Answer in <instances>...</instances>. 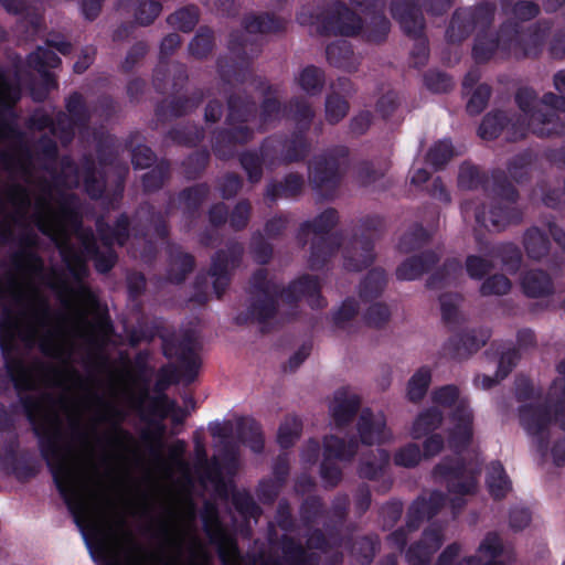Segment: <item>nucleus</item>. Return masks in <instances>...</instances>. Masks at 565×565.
I'll use <instances>...</instances> for the list:
<instances>
[{"mask_svg": "<svg viewBox=\"0 0 565 565\" xmlns=\"http://www.w3.org/2000/svg\"><path fill=\"white\" fill-rule=\"evenodd\" d=\"M20 97L17 85L0 74V107H11ZM29 159L11 122L0 117V241L17 228L35 226L49 236L73 277L46 271L31 252L14 259V273L0 280V348L18 391H30L24 407L55 482H89L83 455L60 435L58 405L46 391L83 387L77 372L67 364L75 341L95 342L108 333V321L95 295L83 281L86 259L94 258L99 273L108 271L116 256L95 252L90 241L71 258L66 246L78 226L72 204L57 199L51 185L30 182Z\"/></svg>", "mask_w": 565, "mask_h": 565, "instance_id": "1", "label": "nucleus"}, {"mask_svg": "<svg viewBox=\"0 0 565 565\" xmlns=\"http://www.w3.org/2000/svg\"><path fill=\"white\" fill-rule=\"evenodd\" d=\"M434 407L420 413L413 423L411 435L419 439L435 430L443 422L438 407L449 411L446 424L448 444L455 450L468 445L472 436V413L468 401L460 396L454 385L437 388L431 394Z\"/></svg>", "mask_w": 565, "mask_h": 565, "instance_id": "2", "label": "nucleus"}, {"mask_svg": "<svg viewBox=\"0 0 565 565\" xmlns=\"http://www.w3.org/2000/svg\"><path fill=\"white\" fill-rule=\"evenodd\" d=\"M253 288L257 294V300L253 306V316L259 321L271 317L279 301L307 298L312 308H320L324 303L319 295V282L311 277H303L295 281L287 290L280 291L278 286L267 280V274L257 271L253 277Z\"/></svg>", "mask_w": 565, "mask_h": 565, "instance_id": "3", "label": "nucleus"}, {"mask_svg": "<svg viewBox=\"0 0 565 565\" xmlns=\"http://www.w3.org/2000/svg\"><path fill=\"white\" fill-rule=\"evenodd\" d=\"M558 376L550 388V404L554 407V417L551 406L525 405L520 411V420L526 433L537 440L540 449L548 434L551 425L558 424L565 429V361L558 365Z\"/></svg>", "mask_w": 565, "mask_h": 565, "instance_id": "4", "label": "nucleus"}, {"mask_svg": "<svg viewBox=\"0 0 565 565\" xmlns=\"http://www.w3.org/2000/svg\"><path fill=\"white\" fill-rule=\"evenodd\" d=\"M516 103L521 110V115L515 119H509L502 113L488 114L479 128V135L482 139H493L500 135L503 128L508 131L510 140H516L524 137L529 131L533 132V122L537 124V119H532L533 106L536 104V94L531 88H521L516 94Z\"/></svg>", "mask_w": 565, "mask_h": 565, "instance_id": "5", "label": "nucleus"}, {"mask_svg": "<svg viewBox=\"0 0 565 565\" xmlns=\"http://www.w3.org/2000/svg\"><path fill=\"white\" fill-rule=\"evenodd\" d=\"M554 88L561 94L546 93L543 98L534 104L532 119L533 134L540 137L561 135L565 132V122L561 114L565 113V71L557 72L553 77Z\"/></svg>", "mask_w": 565, "mask_h": 565, "instance_id": "6", "label": "nucleus"}, {"mask_svg": "<svg viewBox=\"0 0 565 565\" xmlns=\"http://www.w3.org/2000/svg\"><path fill=\"white\" fill-rule=\"evenodd\" d=\"M434 476L436 480L447 483L454 512L463 505L462 497L472 493L477 488V472L463 466L448 467L443 462L436 467Z\"/></svg>", "mask_w": 565, "mask_h": 565, "instance_id": "7", "label": "nucleus"}, {"mask_svg": "<svg viewBox=\"0 0 565 565\" xmlns=\"http://www.w3.org/2000/svg\"><path fill=\"white\" fill-rule=\"evenodd\" d=\"M504 199L491 203L489 215L482 210L473 207L470 203L462 205V212L468 214L473 211L475 217L478 224L481 226L492 230L501 231L509 224L519 220V213L512 206L515 201V192L512 189H504Z\"/></svg>", "mask_w": 565, "mask_h": 565, "instance_id": "8", "label": "nucleus"}, {"mask_svg": "<svg viewBox=\"0 0 565 565\" xmlns=\"http://www.w3.org/2000/svg\"><path fill=\"white\" fill-rule=\"evenodd\" d=\"M299 22L301 24H316L317 31L320 33L341 35H353L362 28L361 19L343 6H335L326 15L316 17L315 21L307 19L301 13Z\"/></svg>", "mask_w": 565, "mask_h": 565, "instance_id": "9", "label": "nucleus"}, {"mask_svg": "<svg viewBox=\"0 0 565 565\" xmlns=\"http://www.w3.org/2000/svg\"><path fill=\"white\" fill-rule=\"evenodd\" d=\"M85 403L94 409L96 423L109 424L113 427V441L115 444L126 443L131 439L130 434L119 427L124 419V414L113 399L89 391L85 396Z\"/></svg>", "mask_w": 565, "mask_h": 565, "instance_id": "10", "label": "nucleus"}, {"mask_svg": "<svg viewBox=\"0 0 565 565\" xmlns=\"http://www.w3.org/2000/svg\"><path fill=\"white\" fill-rule=\"evenodd\" d=\"M359 451L355 441H350L348 446L334 436L324 439L323 461L321 463V477L328 486H334L341 478V470L337 461H347Z\"/></svg>", "mask_w": 565, "mask_h": 565, "instance_id": "11", "label": "nucleus"}, {"mask_svg": "<svg viewBox=\"0 0 565 565\" xmlns=\"http://www.w3.org/2000/svg\"><path fill=\"white\" fill-rule=\"evenodd\" d=\"M498 257L502 259L504 268L510 273L515 271L521 262L520 252L509 245L502 249H492L486 257L469 256L466 260V270L471 278L480 279L493 267V260Z\"/></svg>", "mask_w": 565, "mask_h": 565, "instance_id": "12", "label": "nucleus"}, {"mask_svg": "<svg viewBox=\"0 0 565 565\" xmlns=\"http://www.w3.org/2000/svg\"><path fill=\"white\" fill-rule=\"evenodd\" d=\"M358 433L363 445L382 444L392 438L386 428V419L382 412L373 413L364 409L359 418Z\"/></svg>", "mask_w": 565, "mask_h": 565, "instance_id": "13", "label": "nucleus"}, {"mask_svg": "<svg viewBox=\"0 0 565 565\" xmlns=\"http://www.w3.org/2000/svg\"><path fill=\"white\" fill-rule=\"evenodd\" d=\"M511 558L510 553L503 547L495 533H489L482 540L476 556L469 557L458 565H505Z\"/></svg>", "mask_w": 565, "mask_h": 565, "instance_id": "14", "label": "nucleus"}, {"mask_svg": "<svg viewBox=\"0 0 565 565\" xmlns=\"http://www.w3.org/2000/svg\"><path fill=\"white\" fill-rule=\"evenodd\" d=\"M153 537L158 541L159 552L170 564H174L183 547V534L172 527L167 520H159L153 529Z\"/></svg>", "mask_w": 565, "mask_h": 565, "instance_id": "15", "label": "nucleus"}, {"mask_svg": "<svg viewBox=\"0 0 565 565\" xmlns=\"http://www.w3.org/2000/svg\"><path fill=\"white\" fill-rule=\"evenodd\" d=\"M83 178V184L85 188V191L92 196V198H98L105 188V182L94 170H85L82 173H79L78 169L74 167V164L70 161H66L63 164L62 170V182L68 186H78L81 184V179Z\"/></svg>", "mask_w": 565, "mask_h": 565, "instance_id": "16", "label": "nucleus"}, {"mask_svg": "<svg viewBox=\"0 0 565 565\" xmlns=\"http://www.w3.org/2000/svg\"><path fill=\"white\" fill-rule=\"evenodd\" d=\"M241 254L242 248L235 246L228 250V254L225 252L217 253L213 259L211 275L214 278L213 285L217 296H221V294L227 287L230 280V270L235 266Z\"/></svg>", "mask_w": 565, "mask_h": 565, "instance_id": "17", "label": "nucleus"}, {"mask_svg": "<svg viewBox=\"0 0 565 565\" xmlns=\"http://www.w3.org/2000/svg\"><path fill=\"white\" fill-rule=\"evenodd\" d=\"M359 397L348 391H339L334 394L330 406L331 416L337 427L345 425L359 408Z\"/></svg>", "mask_w": 565, "mask_h": 565, "instance_id": "18", "label": "nucleus"}, {"mask_svg": "<svg viewBox=\"0 0 565 565\" xmlns=\"http://www.w3.org/2000/svg\"><path fill=\"white\" fill-rule=\"evenodd\" d=\"M392 13L397 19L404 31L413 36H418L424 28V20L418 9L414 6H401L393 3Z\"/></svg>", "mask_w": 565, "mask_h": 565, "instance_id": "19", "label": "nucleus"}, {"mask_svg": "<svg viewBox=\"0 0 565 565\" xmlns=\"http://www.w3.org/2000/svg\"><path fill=\"white\" fill-rule=\"evenodd\" d=\"M441 544V537L437 531H426L423 542L412 546L407 552V559L412 565L425 564L430 555L436 552Z\"/></svg>", "mask_w": 565, "mask_h": 565, "instance_id": "20", "label": "nucleus"}, {"mask_svg": "<svg viewBox=\"0 0 565 565\" xmlns=\"http://www.w3.org/2000/svg\"><path fill=\"white\" fill-rule=\"evenodd\" d=\"M185 450L186 444L183 440H177L169 446L168 458L166 460L158 456L160 467L167 478H170L174 470H178L182 473L188 472L189 465L184 459Z\"/></svg>", "mask_w": 565, "mask_h": 565, "instance_id": "21", "label": "nucleus"}, {"mask_svg": "<svg viewBox=\"0 0 565 565\" xmlns=\"http://www.w3.org/2000/svg\"><path fill=\"white\" fill-rule=\"evenodd\" d=\"M521 287L529 297H543L552 292L551 278L541 270H529L521 278Z\"/></svg>", "mask_w": 565, "mask_h": 565, "instance_id": "22", "label": "nucleus"}, {"mask_svg": "<svg viewBox=\"0 0 565 565\" xmlns=\"http://www.w3.org/2000/svg\"><path fill=\"white\" fill-rule=\"evenodd\" d=\"M487 486L491 495L495 499L504 497L511 490V482L508 479L503 467L493 462L488 468Z\"/></svg>", "mask_w": 565, "mask_h": 565, "instance_id": "23", "label": "nucleus"}, {"mask_svg": "<svg viewBox=\"0 0 565 565\" xmlns=\"http://www.w3.org/2000/svg\"><path fill=\"white\" fill-rule=\"evenodd\" d=\"M444 504L445 499L443 494L433 492L428 499L423 497L416 500L409 510V514L418 520L431 518Z\"/></svg>", "mask_w": 565, "mask_h": 565, "instance_id": "24", "label": "nucleus"}, {"mask_svg": "<svg viewBox=\"0 0 565 565\" xmlns=\"http://www.w3.org/2000/svg\"><path fill=\"white\" fill-rule=\"evenodd\" d=\"M436 256L431 253L425 254L423 258H412L403 263L396 270L398 279L413 280L419 277L426 269L427 263L434 264Z\"/></svg>", "mask_w": 565, "mask_h": 565, "instance_id": "25", "label": "nucleus"}, {"mask_svg": "<svg viewBox=\"0 0 565 565\" xmlns=\"http://www.w3.org/2000/svg\"><path fill=\"white\" fill-rule=\"evenodd\" d=\"M431 372L428 367L417 370L407 383V397L412 402L420 401L430 384Z\"/></svg>", "mask_w": 565, "mask_h": 565, "instance_id": "26", "label": "nucleus"}, {"mask_svg": "<svg viewBox=\"0 0 565 565\" xmlns=\"http://www.w3.org/2000/svg\"><path fill=\"white\" fill-rule=\"evenodd\" d=\"M516 355L518 354L515 350L502 352L499 361V371L497 377L493 379L487 375L477 376L475 379L476 386L481 387L483 390L492 387L499 380L507 376V374L511 371V367L514 365Z\"/></svg>", "mask_w": 565, "mask_h": 565, "instance_id": "27", "label": "nucleus"}, {"mask_svg": "<svg viewBox=\"0 0 565 565\" xmlns=\"http://www.w3.org/2000/svg\"><path fill=\"white\" fill-rule=\"evenodd\" d=\"M237 429L244 443H248L254 451L263 448V436L259 425L253 418H241L237 420Z\"/></svg>", "mask_w": 565, "mask_h": 565, "instance_id": "28", "label": "nucleus"}, {"mask_svg": "<svg viewBox=\"0 0 565 565\" xmlns=\"http://www.w3.org/2000/svg\"><path fill=\"white\" fill-rule=\"evenodd\" d=\"M386 279L382 269H373L369 273L367 277L361 285L360 298L364 302H369L372 298L376 297L385 286Z\"/></svg>", "mask_w": 565, "mask_h": 565, "instance_id": "29", "label": "nucleus"}, {"mask_svg": "<svg viewBox=\"0 0 565 565\" xmlns=\"http://www.w3.org/2000/svg\"><path fill=\"white\" fill-rule=\"evenodd\" d=\"M524 247L529 257L540 259L547 253V239L539 228L533 227L525 233Z\"/></svg>", "mask_w": 565, "mask_h": 565, "instance_id": "30", "label": "nucleus"}, {"mask_svg": "<svg viewBox=\"0 0 565 565\" xmlns=\"http://www.w3.org/2000/svg\"><path fill=\"white\" fill-rule=\"evenodd\" d=\"M339 172V163L333 159H321L313 163L310 173L319 185L331 182Z\"/></svg>", "mask_w": 565, "mask_h": 565, "instance_id": "31", "label": "nucleus"}, {"mask_svg": "<svg viewBox=\"0 0 565 565\" xmlns=\"http://www.w3.org/2000/svg\"><path fill=\"white\" fill-rule=\"evenodd\" d=\"M98 233L106 246L115 243L122 245L128 237V218L121 216L109 233L104 228L103 222H98Z\"/></svg>", "mask_w": 565, "mask_h": 565, "instance_id": "32", "label": "nucleus"}, {"mask_svg": "<svg viewBox=\"0 0 565 565\" xmlns=\"http://www.w3.org/2000/svg\"><path fill=\"white\" fill-rule=\"evenodd\" d=\"M301 422L295 416H288L278 429V443L282 448L291 446L299 437Z\"/></svg>", "mask_w": 565, "mask_h": 565, "instance_id": "33", "label": "nucleus"}, {"mask_svg": "<svg viewBox=\"0 0 565 565\" xmlns=\"http://www.w3.org/2000/svg\"><path fill=\"white\" fill-rule=\"evenodd\" d=\"M282 26V23L271 15H250L245 21V28L249 33L276 32Z\"/></svg>", "mask_w": 565, "mask_h": 565, "instance_id": "34", "label": "nucleus"}, {"mask_svg": "<svg viewBox=\"0 0 565 565\" xmlns=\"http://www.w3.org/2000/svg\"><path fill=\"white\" fill-rule=\"evenodd\" d=\"M300 87L308 94H316L323 84L322 72L315 66H307L298 76Z\"/></svg>", "mask_w": 565, "mask_h": 565, "instance_id": "35", "label": "nucleus"}, {"mask_svg": "<svg viewBox=\"0 0 565 565\" xmlns=\"http://www.w3.org/2000/svg\"><path fill=\"white\" fill-rule=\"evenodd\" d=\"M198 10L193 7L175 11L168 18V23L181 31H191L198 22Z\"/></svg>", "mask_w": 565, "mask_h": 565, "instance_id": "36", "label": "nucleus"}, {"mask_svg": "<svg viewBox=\"0 0 565 565\" xmlns=\"http://www.w3.org/2000/svg\"><path fill=\"white\" fill-rule=\"evenodd\" d=\"M335 222L337 213L333 210H327L319 215L312 225H306L305 230L308 233L312 232L316 236H319L324 245L330 238H326L323 235L335 224Z\"/></svg>", "mask_w": 565, "mask_h": 565, "instance_id": "37", "label": "nucleus"}, {"mask_svg": "<svg viewBox=\"0 0 565 565\" xmlns=\"http://www.w3.org/2000/svg\"><path fill=\"white\" fill-rule=\"evenodd\" d=\"M375 461L371 462L369 459L363 458L359 468V473L363 478H375L388 463L390 456L384 450H377V455H373Z\"/></svg>", "mask_w": 565, "mask_h": 565, "instance_id": "38", "label": "nucleus"}, {"mask_svg": "<svg viewBox=\"0 0 565 565\" xmlns=\"http://www.w3.org/2000/svg\"><path fill=\"white\" fill-rule=\"evenodd\" d=\"M424 454L415 444H408L395 452L394 462L397 466L411 468L420 462Z\"/></svg>", "mask_w": 565, "mask_h": 565, "instance_id": "39", "label": "nucleus"}, {"mask_svg": "<svg viewBox=\"0 0 565 565\" xmlns=\"http://www.w3.org/2000/svg\"><path fill=\"white\" fill-rule=\"evenodd\" d=\"M352 255L351 250L344 252V267L348 270H359L362 267H366L373 260V254L370 248H361L358 250L356 246L353 247Z\"/></svg>", "mask_w": 565, "mask_h": 565, "instance_id": "40", "label": "nucleus"}, {"mask_svg": "<svg viewBox=\"0 0 565 565\" xmlns=\"http://www.w3.org/2000/svg\"><path fill=\"white\" fill-rule=\"evenodd\" d=\"M454 156V149L448 140H440L435 143L428 154V162L435 168L443 167Z\"/></svg>", "mask_w": 565, "mask_h": 565, "instance_id": "41", "label": "nucleus"}, {"mask_svg": "<svg viewBox=\"0 0 565 565\" xmlns=\"http://www.w3.org/2000/svg\"><path fill=\"white\" fill-rule=\"evenodd\" d=\"M505 33V28L502 29V36L498 40H489L486 41L484 38H478L475 46H473V56L478 62L486 61L491 57L494 51L498 49L499 44L502 43L504 47L510 49V44L507 45L503 40V34Z\"/></svg>", "mask_w": 565, "mask_h": 565, "instance_id": "42", "label": "nucleus"}, {"mask_svg": "<svg viewBox=\"0 0 565 565\" xmlns=\"http://www.w3.org/2000/svg\"><path fill=\"white\" fill-rule=\"evenodd\" d=\"M29 62L39 72H44L45 68L57 67L61 61L60 57L50 49L40 47L36 52L31 54Z\"/></svg>", "mask_w": 565, "mask_h": 565, "instance_id": "43", "label": "nucleus"}, {"mask_svg": "<svg viewBox=\"0 0 565 565\" xmlns=\"http://www.w3.org/2000/svg\"><path fill=\"white\" fill-rule=\"evenodd\" d=\"M348 103L338 95H330L326 103V115L330 122H338L348 113Z\"/></svg>", "mask_w": 565, "mask_h": 565, "instance_id": "44", "label": "nucleus"}, {"mask_svg": "<svg viewBox=\"0 0 565 565\" xmlns=\"http://www.w3.org/2000/svg\"><path fill=\"white\" fill-rule=\"evenodd\" d=\"M511 288L510 280L502 275H493L483 281L481 286V294L484 296L490 295H504Z\"/></svg>", "mask_w": 565, "mask_h": 565, "instance_id": "45", "label": "nucleus"}, {"mask_svg": "<svg viewBox=\"0 0 565 565\" xmlns=\"http://www.w3.org/2000/svg\"><path fill=\"white\" fill-rule=\"evenodd\" d=\"M490 97V88L487 85L478 86L472 93L467 104V110L470 114H479L486 107Z\"/></svg>", "mask_w": 565, "mask_h": 565, "instance_id": "46", "label": "nucleus"}, {"mask_svg": "<svg viewBox=\"0 0 565 565\" xmlns=\"http://www.w3.org/2000/svg\"><path fill=\"white\" fill-rule=\"evenodd\" d=\"M426 86L436 93H444L452 87L450 77L440 72H429L425 76Z\"/></svg>", "mask_w": 565, "mask_h": 565, "instance_id": "47", "label": "nucleus"}, {"mask_svg": "<svg viewBox=\"0 0 565 565\" xmlns=\"http://www.w3.org/2000/svg\"><path fill=\"white\" fill-rule=\"evenodd\" d=\"M161 6L154 1H143L140 3L136 19L140 24H150L160 13Z\"/></svg>", "mask_w": 565, "mask_h": 565, "instance_id": "48", "label": "nucleus"}, {"mask_svg": "<svg viewBox=\"0 0 565 565\" xmlns=\"http://www.w3.org/2000/svg\"><path fill=\"white\" fill-rule=\"evenodd\" d=\"M388 308L380 302L372 303L366 313V322L371 326H380L388 319Z\"/></svg>", "mask_w": 565, "mask_h": 565, "instance_id": "49", "label": "nucleus"}, {"mask_svg": "<svg viewBox=\"0 0 565 565\" xmlns=\"http://www.w3.org/2000/svg\"><path fill=\"white\" fill-rule=\"evenodd\" d=\"M459 301L460 297L458 295H444L440 298L441 315L444 320L450 322L456 319Z\"/></svg>", "mask_w": 565, "mask_h": 565, "instance_id": "50", "label": "nucleus"}, {"mask_svg": "<svg viewBox=\"0 0 565 565\" xmlns=\"http://www.w3.org/2000/svg\"><path fill=\"white\" fill-rule=\"evenodd\" d=\"M427 238H428L427 232L423 227L417 226L412 233L406 234L402 238V241L399 243V248L403 252H409L411 249H413L415 246L422 244Z\"/></svg>", "mask_w": 565, "mask_h": 565, "instance_id": "51", "label": "nucleus"}, {"mask_svg": "<svg viewBox=\"0 0 565 565\" xmlns=\"http://www.w3.org/2000/svg\"><path fill=\"white\" fill-rule=\"evenodd\" d=\"M356 313V307L352 300H345L339 310L334 313V323L340 328H345L347 323Z\"/></svg>", "mask_w": 565, "mask_h": 565, "instance_id": "52", "label": "nucleus"}, {"mask_svg": "<svg viewBox=\"0 0 565 565\" xmlns=\"http://www.w3.org/2000/svg\"><path fill=\"white\" fill-rule=\"evenodd\" d=\"M242 164L246 172L248 173V177L250 181L255 182L258 181L260 178V161L259 158L252 153H246L242 157Z\"/></svg>", "mask_w": 565, "mask_h": 565, "instance_id": "53", "label": "nucleus"}, {"mask_svg": "<svg viewBox=\"0 0 565 565\" xmlns=\"http://www.w3.org/2000/svg\"><path fill=\"white\" fill-rule=\"evenodd\" d=\"M488 339V334L483 333L480 340H477L476 337L466 335L463 339V349L465 352H461V348L457 349L456 356L457 358H463L468 354H471L472 352L477 351L481 345L486 343V340Z\"/></svg>", "mask_w": 565, "mask_h": 565, "instance_id": "54", "label": "nucleus"}, {"mask_svg": "<svg viewBox=\"0 0 565 565\" xmlns=\"http://www.w3.org/2000/svg\"><path fill=\"white\" fill-rule=\"evenodd\" d=\"M478 171L475 167L462 166L459 173V185L461 188L470 189L477 184Z\"/></svg>", "mask_w": 565, "mask_h": 565, "instance_id": "55", "label": "nucleus"}, {"mask_svg": "<svg viewBox=\"0 0 565 565\" xmlns=\"http://www.w3.org/2000/svg\"><path fill=\"white\" fill-rule=\"evenodd\" d=\"M153 161V153L147 147H138L132 153V163L136 168H147Z\"/></svg>", "mask_w": 565, "mask_h": 565, "instance_id": "56", "label": "nucleus"}, {"mask_svg": "<svg viewBox=\"0 0 565 565\" xmlns=\"http://www.w3.org/2000/svg\"><path fill=\"white\" fill-rule=\"evenodd\" d=\"M249 215V205L245 202L238 203L231 215V224L241 228L246 225Z\"/></svg>", "mask_w": 565, "mask_h": 565, "instance_id": "57", "label": "nucleus"}, {"mask_svg": "<svg viewBox=\"0 0 565 565\" xmlns=\"http://www.w3.org/2000/svg\"><path fill=\"white\" fill-rule=\"evenodd\" d=\"M179 360L181 363V367L188 369L192 375L195 374L200 366V360L192 350V348H190L189 350H182L180 352Z\"/></svg>", "mask_w": 565, "mask_h": 565, "instance_id": "58", "label": "nucleus"}, {"mask_svg": "<svg viewBox=\"0 0 565 565\" xmlns=\"http://www.w3.org/2000/svg\"><path fill=\"white\" fill-rule=\"evenodd\" d=\"M211 47V40L209 35L198 34L190 43V51L193 55L202 56Z\"/></svg>", "mask_w": 565, "mask_h": 565, "instance_id": "59", "label": "nucleus"}, {"mask_svg": "<svg viewBox=\"0 0 565 565\" xmlns=\"http://www.w3.org/2000/svg\"><path fill=\"white\" fill-rule=\"evenodd\" d=\"M537 12L539 8L530 1L518 2L514 7V14L522 20L531 19L535 17Z\"/></svg>", "mask_w": 565, "mask_h": 565, "instance_id": "60", "label": "nucleus"}, {"mask_svg": "<svg viewBox=\"0 0 565 565\" xmlns=\"http://www.w3.org/2000/svg\"><path fill=\"white\" fill-rule=\"evenodd\" d=\"M443 448V438L438 434L429 436L424 441V456L426 458L437 455Z\"/></svg>", "mask_w": 565, "mask_h": 565, "instance_id": "61", "label": "nucleus"}, {"mask_svg": "<svg viewBox=\"0 0 565 565\" xmlns=\"http://www.w3.org/2000/svg\"><path fill=\"white\" fill-rule=\"evenodd\" d=\"M344 52V54H350L349 49L347 47L345 43H342V45L339 44H331L327 49V56L331 64H334L337 66L343 67L344 64L339 58V53Z\"/></svg>", "mask_w": 565, "mask_h": 565, "instance_id": "62", "label": "nucleus"}, {"mask_svg": "<svg viewBox=\"0 0 565 565\" xmlns=\"http://www.w3.org/2000/svg\"><path fill=\"white\" fill-rule=\"evenodd\" d=\"M103 0H83L82 10L84 15L92 20L95 19L100 10Z\"/></svg>", "mask_w": 565, "mask_h": 565, "instance_id": "63", "label": "nucleus"}, {"mask_svg": "<svg viewBox=\"0 0 565 565\" xmlns=\"http://www.w3.org/2000/svg\"><path fill=\"white\" fill-rule=\"evenodd\" d=\"M66 107L72 117H78L83 108L82 96L79 94L71 95L67 99Z\"/></svg>", "mask_w": 565, "mask_h": 565, "instance_id": "64", "label": "nucleus"}]
</instances>
